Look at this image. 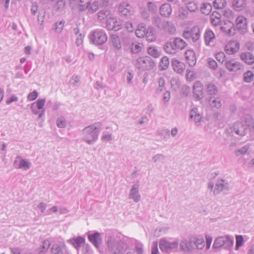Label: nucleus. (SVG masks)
I'll return each instance as SVG.
<instances>
[{
    "mask_svg": "<svg viewBox=\"0 0 254 254\" xmlns=\"http://www.w3.org/2000/svg\"><path fill=\"white\" fill-rule=\"evenodd\" d=\"M78 251L81 245L85 243V239L81 237L72 238L68 241Z\"/></svg>",
    "mask_w": 254,
    "mask_h": 254,
    "instance_id": "393cba45",
    "label": "nucleus"
},
{
    "mask_svg": "<svg viewBox=\"0 0 254 254\" xmlns=\"http://www.w3.org/2000/svg\"><path fill=\"white\" fill-rule=\"evenodd\" d=\"M210 20L213 25H221V13L217 11H213L210 16Z\"/></svg>",
    "mask_w": 254,
    "mask_h": 254,
    "instance_id": "b1692460",
    "label": "nucleus"
},
{
    "mask_svg": "<svg viewBox=\"0 0 254 254\" xmlns=\"http://www.w3.org/2000/svg\"><path fill=\"white\" fill-rule=\"evenodd\" d=\"M236 30L237 29L241 34L247 32V19L242 15L238 16L236 19Z\"/></svg>",
    "mask_w": 254,
    "mask_h": 254,
    "instance_id": "6e6552de",
    "label": "nucleus"
},
{
    "mask_svg": "<svg viewBox=\"0 0 254 254\" xmlns=\"http://www.w3.org/2000/svg\"><path fill=\"white\" fill-rule=\"evenodd\" d=\"M90 41L96 45H102L107 41V35L104 30L96 29L89 35Z\"/></svg>",
    "mask_w": 254,
    "mask_h": 254,
    "instance_id": "20e7f679",
    "label": "nucleus"
},
{
    "mask_svg": "<svg viewBox=\"0 0 254 254\" xmlns=\"http://www.w3.org/2000/svg\"><path fill=\"white\" fill-rule=\"evenodd\" d=\"M190 118L193 119L195 123H199L201 119V116L198 113V109L196 107H193L190 112Z\"/></svg>",
    "mask_w": 254,
    "mask_h": 254,
    "instance_id": "cd10ccee",
    "label": "nucleus"
},
{
    "mask_svg": "<svg viewBox=\"0 0 254 254\" xmlns=\"http://www.w3.org/2000/svg\"><path fill=\"white\" fill-rule=\"evenodd\" d=\"M146 40L149 42H151L155 40L156 36L154 33V30L152 27H148L146 31L145 35Z\"/></svg>",
    "mask_w": 254,
    "mask_h": 254,
    "instance_id": "f704fd0d",
    "label": "nucleus"
},
{
    "mask_svg": "<svg viewBox=\"0 0 254 254\" xmlns=\"http://www.w3.org/2000/svg\"><path fill=\"white\" fill-rule=\"evenodd\" d=\"M234 238L232 236H223V249L231 251L234 246Z\"/></svg>",
    "mask_w": 254,
    "mask_h": 254,
    "instance_id": "aec40b11",
    "label": "nucleus"
},
{
    "mask_svg": "<svg viewBox=\"0 0 254 254\" xmlns=\"http://www.w3.org/2000/svg\"><path fill=\"white\" fill-rule=\"evenodd\" d=\"M152 24L156 26L159 30H163L169 25V23L162 19L159 16H153L152 20Z\"/></svg>",
    "mask_w": 254,
    "mask_h": 254,
    "instance_id": "f8f14e48",
    "label": "nucleus"
},
{
    "mask_svg": "<svg viewBox=\"0 0 254 254\" xmlns=\"http://www.w3.org/2000/svg\"><path fill=\"white\" fill-rule=\"evenodd\" d=\"M52 254H64L62 247L58 244L53 245L51 248Z\"/></svg>",
    "mask_w": 254,
    "mask_h": 254,
    "instance_id": "c03bdc74",
    "label": "nucleus"
},
{
    "mask_svg": "<svg viewBox=\"0 0 254 254\" xmlns=\"http://www.w3.org/2000/svg\"><path fill=\"white\" fill-rule=\"evenodd\" d=\"M64 20L61 21L60 22H57L55 24L54 30L56 32L60 33L64 28Z\"/></svg>",
    "mask_w": 254,
    "mask_h": 254,
    "instance_id": "8fccbe9b",
    "label": "nucleus"
},
{
    "mask_svg": "<svg viewBox=\"0 0 254 254\" xmlns=\"http://www.w3.org/2000/svg\"><path fill=\"white\" fill-rule=\"evenodd\" d=\"M129 199H133L135 202H138L140 200L141 196L139 193V186L137 184L132 186L129 190L128 196Z\"/></svg>",
    "mask_w": 254,
    "mask_h": 254,
    "instance_id": "4468645a",
    "label": "nucleus"
},
{
    "mask_svg": "<svg viewBox=\"0 0 254 254\" xmlns=\"http://www.w3.org/2000/svg\"><path fill=\"white\" fill-rule=\"evenodd\" d=\"M240 48L239 43L236 41L229 42L225 47L226 53L229 55L236 53Z\"/></svg>",
    "mask_w": 254,
    "mask_h": 254,
    "instance_id": "ddd939ff",
    "label": "nucleus"
},
{
    "mask_svg": "<svg viewBox=\"0 0 254 254\" xmlns=\"http://www.w3.org/2000/svg\"><path fill=\"white\" fill-rule=\"evenodd\" d=\"M169 65V58L166 56H164L160 60L159 63V67L161 70L167 69Z\"/></svg>",
    "mask_w": 254,
    "mask_h": 254,
    "instance_id": "4c0bfd02",
    "label": "nucleus"
},
{
    "mask_svg": "<svg viewBox=\"0 0 254 254\" xmlns=\"http://www.w3.org/2000/svg\"><path fill=\"white\" fill-rule=\"evenodd\" d=\"M192 240L193 242V249H202L204 246V240L202 238H196L192 237Z\"/></svg>",
    "mask_w": 254,
    "mask_h": 254,
    "instance_id": "72a5a7b5",
    "label": "nucleus"
},
{
    "mask_svg": "<svg viewBox=\"0 0 254 254\" xmlns=\"http://www.w3.org/2000/svg\"><path fill=\"white\" fill-rule=\"evenodd\" d=\"M165 158L166 157L164 155L159 153L154 155L152 158V160L155 163L158 162L163 163Z\"/></svg>",
    "mask_w": 254,
    "mask_h": 254,
    "instance_id": "49530a36",
    "label": "nucleus"
},
{
    "mask_svg": "<svg viewBox=\"0 0 254 254\" xmlns=\"http://www.w3.org/2000/svg\"><path fill=\"white\" fill-rule=\"evenodd\" d=\"M172 9L170 4L165 3L162 4L159 8L160 14L163 17H168L172 13Z\"/></svg>",
    "mask_w": 254,
    "mask_h": 254,
    "instance_id": "a211bd4d",
    "label": "nucleus"
},
{
    "mask_svg": "<svg viewBox=\"0 0 254 254\" xmlns=\"http://www.w3.org/2000/svg\"><path fill=\"white\" fill-rule=\"evenodd\" d=\"M99 4L98 2H94L88 6L87 11L89 13H93L98 9Z\"/></svg>",
    "mask_w": 254,
    "mask_h": 254,
    "instance_id": "3c124183",
    "label": "nucleus"
},
{
    "mask_svg": "<svg viewBox=\"0 0 254 254\" xmlns=\"http://www.w3.org/2000/svg\"><path fill=\"white\" fill-rule=\"evenodd\" d=\"M101 128V124L99 123H96L84 127L81 132L82 140L88 144H93L98 138Z\"/></svg>",
    "mask_w": 254,
    "mask_h": 254,
    "instance_id": "f257e3e1",
    "label": "nucleus"
},
{
    "mask_svg": "<svg viewBox=\"0 0 254 254\" xmlns=\"http://www.w3.org/2000/svg\"><path fill=\"white\" fill-rule=\"evenodd\" d=\"M146 29L143 23H140L135 30V35L138 38H143L145 36Z\"/></svg>",
    "mask_w": 254,
    "mask_h": 254,
    "instance_id": "2f4dec72",
    "label": "nucleus"
},
{
    "mask_svg": "<svg viewBox=\"0 0 254 254\" xmlns=\"http://www.w3.org/2000/svg\"><path fill=\"white\" fill-rule=\"evenodd\" d=\"M185 57L190 66H193L196 62L195 54L192 50H188L185 52Z\"/></svg>",
    "mask_w": 254,
    "mask_h": 254,
    "instance_id": "f3484780",
    "label": "nucleus"
},
{
    "mask_svg": "<svg viewBox=\"0 0 254 254\" xmlns=\"http://www.w3.org/2000/svg\"><path fill=\"white\" fill-rule=\"evenodd\" d=\"M171 64L174 70L178 73H182L185 70V64L176 59H172Z\"/></svg>",
    "mask_w": 254,
    "mask_h": 254,
    "instance_id": "dca6fc26",
    "label": "nucleus"
},
{
    "mask_svg": "<svg viewBox=\"0 0 254 254\" xmlns=\"http://www.w3.org/2000/svg\"><path fill=\"white\" fill-rule=\"evenodd\" d=\"M115 18H109L106 20V28L109 30H114V26L115 25Z\"/></svg>",
    "mask_w": 254,
    "mask_h": 254,
    "instance_id": "864d4df0",
    "label": "nucleus"
},
{
    "mask_svg": "<svg viewBox=\"0 0 254 254\" xmlns=\"http://www.w3.org/2000/svg\"><path fill=\"white\" fill-rule=\"evenodd\" d=\"M107 254H126L127 246L123 242L111 237L108 238Z\"/></svg>",
    "mask_w": 254,
    "mask_h": 254,
    "instance_id": "f03ea898",
    "label": "nucleus"
},
{
    "mask_svg": "<svg viewBox=\"0 0 254 254\" xmlns=\"http://www.w3.org/2000/svg\"><path fill=\"white\" fill-rule=\"evenodd\" d=\"M110 14V11L108 9H103L99 11L98 13V18L100 20L106 19Z\"/></svg>",
    "mask_w": 254,
    "mask_h": 254,
    "instance_id": "ea45409f",
    "label": "nucleus"
},
{
    "mask_svg": "<svg viewBox=\"0 0 254 254\" xmlns=\"http://www.w3.org/2000/svg\"><path fill=\"white\" fill-rule=\"evenodd\" d=\"M204 38L205 44L209 45L210 43L212 42L214 39L215 35L212 30H207L204 33Z\"/></svg>",
    "mask_w": 254,
    "mask_h": 254,
    "instance_id": "c756f323",
    "label": "nucleus"
},
{
    "mask_svg": "<svg viewBox=\"0 0 254 254\" xmlns=\"http://www.w3.org/2000/svg\"><path fill=\"white\" fill-rule=\"evenodd\" d=\"M247 0H233L232 6L237 11L245 8L247 5Z\"/></svg>",
    "mask_w": 254,
    "mask_h": 254,
    "instance_id": "a878e982",
    "label": "nucleus"
},
{
    "mask_svg": "<svg viewBox=\"0 0 254 254\" xmlns=\"http://www.w3.org/2000/svg\"><path fill=\"white\" fill-rule=\"evenodd\" d=\"M222 247V237H219L217 238L214 242L212 248L215 251H217Z\"/></svg>",
    "mask_w": 254,
    "mask_h": 254,
    "instance_id": "37998d69",
    "label": "nucleus"
},
{
    "mask_svg": "<svg viewBox=\"0 0 254 254\" xmlns=\"http://www.w3.org/2000/svg\"><path fill=\"white\" fill-rule=\"evenodd\" d=\"M225 65L226 68L229 71H237L242 68V65L238 62L234 61H229L225 63Z\"/></svg>",
    "mask_w": 254,
    "mask_h": 254,
    "instance_id": "2eb2a0df",
    "label": "nucleus"
},
{
    "mask_svg": "<svg viewBox=\"0 0 254 254\" xmlns=\"http://www.w3.org/2000/svg\"><path fill=\"white\" fill-rule=\"evenodd\" d=\"M50 243L49 241L46 240L43 242L42 245L40 248V252H43L47 250L50 247Z\"/></svg>",
    "mask_w": 254,
    "mask_h": 254,
    "instance_id": "052dcab7",
    "label": "nucleus"
},
{
    "mask_svg": "<svg viewBox=\"0 0 254 254\" xmlns=\"http://www.w3.org/2000/svg\"><path fill=\"white\" fill-rule=\"evenodd\" d=\"M212 9V6L209 3H203L201 6L200 10L203 14L208 15Z\"/></svg>",
    "mask_w": 254,
    "mask_h": 254,
    "instance_id": "79ce46f5",
    "label": "nucleus"
},
{
    "mask_svg": "<svg viewBox=\"0 0 254 254\" xmlns=\"http://www.w3.org/2000/svg\"><path fill=\"white\" fill-rule=\"evenodd\" d=\"M209 103L212 108H220L221 106V99L220 97H210L209 99Z\"/></svg>",
    "mask_w": 254,
    "mask_h": 254,
    "instance_id": "bb28decb",
    "label": "nucleus"
},
{
    "mask_svg": "<svg viewBox=\"0 0 254 254\" xmlns=\"http://www.w3.org/2000/svg\"><path fill=\"white\" fill-rule=\"evenodd\" d=\"M223 21H234V15L233 12L229 9H225L223 10Z\"/></svg>",
    "mask_w": 254,
    "mask_h": 254,
    "instance_id": "473e14b6",
    "label": "nucleus"
},
{
    "mask_svg": "<svg viewBox=\"0 0 254 254\" xmlns=\"http://www.w3.org/2000/svg\"><path fill=\"white\" fill-rule=\"evenodd\" d=\"M247 127L244 125L242 122L238 121L235 122L232 126H230L226 129V133L233 135L235 132L237 134L244 136L246 134Z\"/></svg>",
    "mask_w": 254,
    "mask_h": 254,
    "instance_id": "39448f33",
    "label": "nucleus"
},
{
    "mask_svg": "<svg viewBox=\"0 0 254 254\" xmlns=\"http://www.w3.org/2000/svg\"><path fill=\"white\" fill-rule=\"evenodd\" d=\"M91 2V0H81L77 8L79 11H83L87 10L88 6Z\"/></svg>",
    "mask_w": 254,
    "mask_h": 254,
    "instance_id": "58836bf2",
    "label": "nucleus"
},
{
    "mask_svg": "<svg viewBox=\"0 0 254 254\" xmlns=\"http://www.w3.org/2000/svg\"><path fill=\"white\" fill-rule=\"evenodd\" d=\"M222 190V179L219 180L215 184L213 193L219 194Z\"/></svg>",
    "mask_w": 254,
    "mask_h": 254,
    "instance_id": "09e8293b",
    "label": "nucleus"
},
{
    "mask_svg": "<svg viewBox=\"0 0 254 254\" xmlns=\"http://www.w3.org/2000/svg\"><path fill=\"white\" fill-rule=\"evenodd\" d=\"M173 40L175 47L177 49L178 52L183 50L187 46V44L181 38L176 37L173 39Z\"/></svg>",
    "mask_w": 254,
    "mask_h": 254,
    "instance_id": "c85d7f7f",
    "label": "nucleus"
},
{
    "mask_svg": "<svg viewBox=\"0 0 254 254\" xmlns=\"http://www.w3.org/2000/svg\"><path fill=\"white\" fill-rule=\"evenodd\" d=\"M38 96V93L37 91L34 90L32 92L30 93L27 96V100L28 101L35 100Z\"/></svg>",
    "mask_w": 254,
    "mask_h": 254,
    "instance_id": "774afa93",
    "label": "nucleus"
},
{
    "mask_svg": "<svg viewBox=\"0 0 254 254\" xmlns=\"http://www.w3.org/2000/svg\"><path fill=\"white\" fill-rule=\"evenodd\" d=\"M141 46L140 43L137 42L132 43L130 46L131 52L134 54L138 53L141 50Z\"/></svg>",
    "mask_w": 254,
    "mask_h": 254,
    "instance_id": "a19ab883",
    "label": "nucleus"
},
{
    "mask_svg": "<svg viewBox=\"0 0 254 254\" xmlns=\"http://www.w3.org/2000/svg\"><path fill=\"white\" fill-rule=\"evenodd\" d=\"M177 242H170L165 239H162L159 242L160 250L164 253H170L177 249Z\"/></svg>",
    "mask_w": 254,
    "mask_h": 254,
    "instance_id": "423d86ee",
    "label": "nucleus"
},
{
    "mask_svg": "<svg viewBox=\"0 0 254 254\" xmlns=\"http://www.w3.org/2000/svg\"><path fill=\"white\" fill-rule=\"evenodd\" d=\"M214 8L218 10L222 9V0H215L213 2Z\"/></svg>",
    "mask_w": 254,
    "mask_h": 254,
    "instance_id": "338daca9",
    "label": "nucleus"
},
{
    "mask_svg": "<svg viewBox=\"0 0 254 254\" xmlns=\"http://www.w3.org/2000/svg\"><path fill=\"white\" fill-rule=\"evenodd\" d=\"M164 50L168 54H175L178 52L177 49L175 47L174 41H169L165 43L164 45Z\"/></svg>",
    "mask_w": 254,
    "mask_h": 254,
    "instance_id": "4be33fe9",
    "label": "nucleus"
},
{
    "mask_svg": "<svg viewBox=\"0 0 254 254\" xmlns=\"http://www.w3.org/2000/svg\"><path fill=\"white\" fill-rule=\"evenodd\" d=\"M249 149V146L247 145H246L242 147L240 149H238L235 151V155L238 156L240 154L244 155L246 154L248 151Z\"/></svg>",
    "mask_w": 254,
    "mask_h": 254,
    "instance_id": "13d9d810",
    "label": "nucleus"
},
{
    "mask_svg": "<svg viewBox=\"0 0 254 254\" xmlns=\"http://www.w3.org/2000/svg\"><path fill=\"white\" fill-rule=\"evenodd\" d=\"M158 134L163 136L165 138H169L170 137V130L168 129H163L158 132Z\"/></svg>",
    "mask_w": 254,
    "mask_h": 254,
    "instance_id": "e2e57ef3",
    "label": "nucleus"
},
{
    "mask_svg": "<svg viewBox=\"0 0 254 254\" xmlns=\"http://www.w3.org/2000/svg\"><path fill=\"white\" fill-rule=\"evenodd\" d=\"M147 51L149 55L154 58H157L160 55L159 52L155 47H149L148 48Z\"/></svg>",
    "mask_w": 254,
    "mask_h": 254,
    "instance_id": "603ef678",
    "label": "nucleus"
},
{
    "mask_svg": "<svg viewBox=\"0 0 254 254\" xmlns=\"http://www.w3.org/2000/svg\"><path fill=\"white\" fill-rule=\"evenodd\" d=\"M202 91L203 86L202 83L199 81L195 82L193 86V94L196 100H200L204 97Z\"/></svg>",
    "mask_w": 254,
    "mask_h": 254,
    "instance_id": "9d476101",
    "label": "nucleus"
},
{
    "mask_svg": "<svg viewBox=\"0 0 254 254\" xmlns=\"http://www.w3.org/2000/svg\"><path fill=\"white\" fill-rule=\"evenodd\" d=\"M34 103L35 104L36 103L38 109L41 110L43 109V106L46 103V99L44 98H39Z\"/></svg>",
    "mask_w": 254,
    "mask_h": 254,
    "instance_id": "680f3d73",
    "label": "nucleus"
},
{
    "mask_svg": "<svg viewBox=\"0 0 254 254\" xmlns=\"http://www.w3.org/2000/svg\"><path fill=\"white\" fill-rule=\"evenodd\" d=\"M180 248L184 252H190L194 250L192 238H191L189 241L183 240L180 244Z\"/></svg>",
    "mask_w": 254,
    "mask_h": 254,
    "instance_id": "412c9836",
    "label": "nucleus"
},
{
    "mask_svg": "<svg viewBox=\"0 0 254 254\" xmlns=\"http://www.w3.org/2000/svg\"><path fill=\"white\" fill-rule=\"evenodd\" d=\"M111 41L113 46L117 49L120 50L122 48L121 41L119 37L116 34H112L111 35Z\"/></svg>",
    "mask_w": 254,
    "mask_h": 254,
    "instance_id": "c9c22d12",
    "label": "nucleus"
},
{
    "mask_svg": "<svg viewBox=\"0 0 254 254\" xmlns=\"http://www.w3.org/2000/svg\"><path fill=\"white\" fill-rule=\"evenodd\" d=\"M207 64L209 66L213 69H215L218 67L216 62L211 58L207 60Z\"/></svg>",
    "mask_w": 254,
    "mask_h": 254,
    "instance_id": "69168bd1",
    "label": "nucleus"
},
{
    "mask_svg": "<svg viewBox=\"0 0 254 254\" xmlns=\"http://www.w3.org/2000/svg\"><path fill=\"white\" fill-rule=\"evenodd\" d=\"M198 6L194 1L189 2L187 4V9L190 12H194L197 9Z\"/></svg>",
    "mask_w": 254,
    "mask_h": 254,
    "instance_id": "bf43d9fd",
    "label": "nucleus"
},
{
    "mask_svg": "<svg viewBox=\"0 0 254 254\" xmlns=\"http://www.w3.org/2000/svg\"><path fill=\"white\" fill-rule=\"evenodd\" d=\"M254 77V74L252 71L248 70L244 74V81L250 83L253 81Z\"/></svg>",
    "mask_w": 254,
    "mask_h": 254,
    "instance_id": "de8ad7c7",
    "label": "nucleus"
},
{
    "mask_svg": "<svg viewBox=\"0 0 254 254\" xmlns=\"http://www.w3.org/2000/svg\"><path fill=\"white\" fill-rule=\"evenodd\" d=\"M207 93L209 95L213 96L218 93L217 87L213 83H209L206 87Z\"/></svg>",
    "mask_w": 254,
    "mask_h": 254,
    "instance_id": "e433bc0d",
    "label": "nucleus"
},
{
    "mask_svg": "<svg viewBox=\"0 0 254 254\" xmlns=\"http://www.w3.org/2000/svg\"><path fill=\"white\" fill-rule=\"evenodd\" d=\"M200 31L197 27H193L190 30H185L183 33V36L189 41L195 42L199 39Z\"/></svg>",
    "mask_w": 254,
    "mask_h": 254,
    "instance_id": "0eeeda50",
    "label": "nucleus"
},
{
    "mask_svg": "<svg viewBox=\"0 0 254 254\" xmlns=\"http://www.w3.org/2000/svg\"><path fill=\"white\" fill-rule=\"evenodd\" d=\"M80 80V76L77 75H73L69 83L73 86L76 85L77 83L79 82Z\"/></svg>",
    "mask_w": 254,
    "mask_h": 254,
    "instance_id": "0e129e2a",
    "label": "nucleus"
},
{
    "mask_svg": "<svg viewBox=\"0 0 254 254\" xmlns=\"http://www.w3.org/2000/svg\"><path fill=\"white\" fill-rule=\"evenodd\" d=\"M134 65L137 69L145 71L153 69L155 63L150 57H140L135 60Z\"/></svg>",
    "mask_w": 254,
    "mask_h": 254,
    "instance_id": "7ed1b4c3",
    "label": "nucleus"
},
{
    "mask_svg": "<svg viewBox=\"0 0 254 254\" xmlns=\"http://www.w3.org/2000/svg\"><path fill=\"white\" fill-rule=\"evenodd\" d=\"M13 166L16 169H22L24 170L29 169L31 166V163L25 159H22L19 156L16 157L13 162Z\"/></svg>",
    "mask_w": 254,
    "mask_h": 254,
    "instance_id": "1a4fd4ad",
    "label": "nucleus"
},
{
    "mask_svg": "<svg viewBox=\"0 0 254 254\" xmlns=\"http://www.w3.org/2000/svg\"><path fill=\"white\" fill-rule=\"evenodd\" d=\"M81 253L82 254H92V252L90 249V246L84 243L82 246Z\"/></svg>",
    "mask_w": 254,
    "mask_h": 254,
    "instance_id": "4d7b16f0",
    "label": "nucleus"
},
{
    "mask_svg": "<svg viewBox=\"0 0 254 254\" xmlns=\"http://www.w3.org/2000/svg\"><path fill=\"white\" fill-rule=\"evenodd\" d=\"M236 31L234 21H223V33L229 36H234Z\"/></svg>",
    "mask_w": 254,
    "mask_h": 254,
    "instance_id": "9b49d317",
    "label": "nucleus"
},
{
    "mask_svg": "<svg viewBox=\"0 0 254 254\" xmlns=\"http://www.w3.org/2000/svg\"><path fill=\"white\" fill-rule=\"evenodd\" d=\"M147 8L151 13H155L157 11V6L153 2L149 1L147 3Z\"/></svg>",
    "mask_w": 254,
    "mask_h": 254,
    "instance_id": "6e6d98bb",
    "label": "nucleus"
},
{
    "mask_svg": "<svg viewBox=\"0 0 254 254\" xmlns=\"http://www.w3.org/2000/svg\"><path fill=\"white\" fill-rule=\"evenodd\" d=\"M88 238L89 241L97 248L100 247L102 242V239L99 233L95 232L92 234L89 235L88 236Z\"/></svg>",
    "mask_w": 254,
    "mask_h": 254,
    "instance_id": "6ab92c4d",
    "label": "nucleus"
},
{
    "mask_svg": "<svg viewBox=\"0 0 254 254\" xmlns=\"http://www.w3.org/2000/svg\"><path fill=\"white\" fill-rule=\"evenodd\" d=\"M129 5L126 2H123L120 4L118 7L119 11L122 15L128 16L129 14Z\"/></svg>",
    "mask_w": 254,
    "mask_h": 254,
    "instance_id": "7c9ffc66",
    "label": "nucleus"
},
{
    "mask_svg": "<svg viewBox=\"0 0 254 254\" xmlns=\"http://www.w3.org/2000/svg\"><path fill=\"white\" fill-rule=\"evenodd\" d=\"M241 59L249 65L254 63V56L250 52H245L241 54Z\"/></svg>",
    "mask_w": 254,
    "mask_h": 254,
    "instance_id": "5701e85b",
    "label": "nucleus"
},
{
    "mask_svg": "<svg viewBox=\"0 0 254 254\" xmlns=\"http://www.w3.org/2000/svg\"><path fill=\"white\" fill-rule=\"evenodd\" d=\"M236 241L235 250L237 251L244 245V240L243 236L242 235H236Z\"/></svg>",
    "mask_w": 254,
    "mask_h": 254,
    "instance_id": "a18cd8bd",
    "label": "nucleus"
},
{
    "mask_svg": "<svg viewBox=\"0 0 254 254\" xmlns=\"http://www.w3.org/2000/svg\"><path fill=\"white\" fill-rule=\"evenodd\" d=\"M56 124L59 128H64L66 126V121L64 117H59L57 119Z\"/></svg>",
    "mask_w": 254,
    "mask_h": 254,
    "instance_id": "5fc2aeb1",
    "label": "nucleus"
}]
</instances>
